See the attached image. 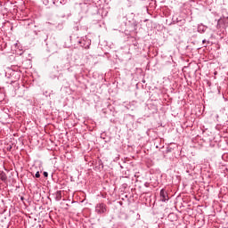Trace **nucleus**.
<instances>
[{
  "label": "nucleus",
  "instance_id": "nucleus-1",
  "mask_svg": "<svg viewBox=\"0 0 228 228\" xmlns=\"http://www.w3.org/2000/svg\"><path fill=\"white\" fill-rule=\"evenodd\" d=\"M94 211L97 215H105L108 211V206L104 203H97Z\"/></svg>",
  "mask_w": 228,
  "mask_h": 228
},
{
  "label": "nucleus",
  "instance_id": "nucleus-2",
  "mask_svg": "<svg viewBox=\"0 0 228 228\" xmlns=\"http://www.w3.org/2000/svg\"><path fill=\"white\" fill-rule=\"evenodd\" d=\"M80 47L84 49H90V45H92V40L88 38H82L78 41Z\"/></svg>",
  "mask_w": 228,
  "mask_h": 228
},
{
  "label": "nucleus",
  "instance_id": "nucleus-3",
  "mask_svg": "<svg viewBox=\"0 0 228 228\" xmlns=\"http://www.w3.org/2000/svg\"><path fill=\"white\" fill-rule=\"evenodd\" d=\"M160 200L161 202H167L169 200L168 192L165 189L160 190Z\"/></svg>",
  "mask_w": 228,
  "mask_h": 228
},
{
  "label": "nucleus",
  "instance_id": "nucleus-4",
  "mask_svg": "<svg viewBox=\"0 0 228 228\" xmlns=\"http://www.w3.org/2000/svg\"><path fill=\"white\" fill-rule=\"evenodd\" d=\"M208 29V26L200 23L198 25V28H197V30H198V33H206V30Z\"/></svg>",
  "mask_w": 228,
  "mask_h": 228
},
{
  "label": "nucleus",
  "instance_id": "nucleus-5",
  "mask_svg": "<svg viewBox=\"0 0 228 228\" xmlns=\"http://www.w3.org/2000/svg\"><path fill=\"white\" fill-rule=\"evenodd\" d=\"M0 179L4 182L8 179V176H6V173H4V171H0Z\"/></svg>",
  "mask_w": 228,
  "mask_h": 228
},
{
  "label": "nucleus",
  "instance_id": "nucleus-6",
  "mask_svg": "<svg viewBox=\"0 0 228 228\" xmlns=\"http://www.w3.org/2000/svg\"><path fill=\"white\" fill-rule=\"evenodd\" d=\"M55 200L57 202H60V200H61V191H59L55 193Z\"/></svg>",
  "mask_w": 228,
  "mask_h": 228
},
{
  "label": "nucleus",
  "instance_id": "nucleus-7",
  "mask_svg": "<svg viewBox=\"0 0 228 228\" xmlns=\"http://www.w3.org/2000/svg\"><path fill=\"white\" fill-rule=\"evenodd\" d=\"M186 20H179V18L176 19V23L179 24L180 26H183V24H185Z\"/></svg>",
  "mask_w": 228,
  "mask_h": 228
},
{
  "label": "nucleus",
  "instance_id": "nucleus-8",
  "mask_svg": "<svg viewBox=\"0 0 228 228\" xmlns=\"http://www.w3.org/2000/svg\"><path fill=\"white\" fill-rule=\"evenodd\" d=\"M43 4H44L45 6H48V4H49V0H43Z\"/></svg>",
  "mask_w": 228,
  "mask_h": 228
},
{
  "label": "nucleus",
  "instance_id": "nucleus-9",
  "mask_svg": "<svg viewBox=\"0 0 228 228\" xmlns=\"http://www.w3.org/2000/svg\"><path fill=\"white\" fill-rule=\"evenodd\" d=\"M60 4H67V0H60Z\"/></svg>",
  "mask_w": 228,
  "mask_h": 228
},
{
  "label": "nucleus",
  "instance_id": "nucleus-10",
  "mask_svg": "<svg viewBox=\"0 0 228 228\" xmlns=\"http://www.w3.org/2000/svg\"><path fill=\"white\" fill-rule=\"evenodd\" d=\"M43 175H44L45 177H49V173H47V172L45 171V172L43 173Z\"/></svg>",
  "mask_w": 228,
  "mask_h": 228
},
{
  "label": "nucleus",
  "instance_id": "nucleus-11",
  "mask_svg": "<svg viewBox=\"0 0 228 228\" xmlns=\"http://www.w3.org/2000/svg\"><path fill=\"white\" fill-rule=\"evenodd\" d=\"M36 177H37V179L40 178V172L37 171V172L36 173Z\"/></svg>",
  "mask_w": 228,
  "mask_h": 228
},
{
  "label": "nucleus",
  "instance_id": "nucleus-12",
  "mask_svg": "<svg viewBox=\"0 0 228 228\" xmlns=\"http://www.w3.org/2000/svg\"><path fill=\"white\" fill-rule=\"evenodd\" d=\"M202 44H209V41L206 40V39H203L202 40Z\"/></svg>",
  "mask_w": 228,
  "mask_h": 228
},
{
  "label": "nucleus",
  "instance_id": "nucleus-13",
  "mask_svg": "<svg viewBox=\"0 0 228 228\" xmlns=\"http://www.w3.org/2000/svg\"><path fill=\"white\" fill-rule=\"evenodd\" d=\"M53 4H56L58 3V0H52Z\"/></svg>",
  "mask_w": 228,
  "mask_h": 228
},
{
  "label": "nucleus",
  "instance_id": "nucleus-14",
  "mask_svg": "<svg viewBox=\"0 0 228 228\" xmlns=\"http://www.w3.org/2000/svg\"><path fill=\"white\" fill-rule=\"evenodd\" d=\"M216 118H218V115H216Z\"/></svg>",
  "mask_w": 228,
  "mask_h": 228
},
{
  "label": "nucleus",
  "instance_id": "nucleus-15",
  "mask_svg": "<svg viewBox=\"0 0 228 228\" xmlns=\"http://www.w3.org/2000/svg\"><path fill=\"white\" fill-rule=\"evenodd\" d=\"M21 200H24V198L21 197Z\"/></svg>",
  "mask_w": 228,
  "mask_h": 228
}]
</instances>
